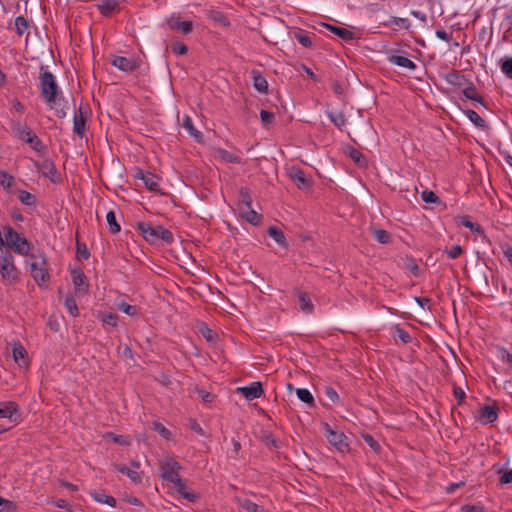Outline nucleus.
I'll return each mask as SVG.
<instances>
[{
	"label": "nucleus",
	"instance_id": "obj_1",
	"mask_svg": "<svg viewBox=\"0 0 512 512\" xmlns=\"http://www.w3.org/2000/svg\"><path fill=\"white\" fill-rule=\"evenodd\" d=\"M138 230L141 232L146 241L156 243L163 240L166 243L173 241L172 233L161 225H152L150 223H139Z\"/></svg>",
	"mask_w": 512,
	"mask_h": 512
},
{
	"label": "nucleus",
	"instance_id": "obj_2",
	"mask_svg": "<svg viewBox=\"0 0 512 512\" xmlns=\"http://www.w3.org/2000/svg\"><path fill=\"white\" fill-rule=\"evenodd\" d=\"M39 82L42 98L52 107V104L56 101L58 92L55 76L49 71H44L40 74Z\"/></svg>",
	"mask_w": 512,
	"mask_h": 512
},
{
	"label": "nucleus",
	"instance_id": "obj_3",
	"mask_svg": "<svg viewBox=\"0 0 512 512\" xmlns=\"http://www.w3.org/2000/svg\"><path fill=\"white\" fill-rule=\"evenodd\" d=\"M182 466L173 457L166 456L159 460V475L167 482H178Z\"/></svg>",
	"mask_w": 512,
	"mask_h": 512
},
{
	"label": "nucleus",
	"instance_id": "obj_4",
	"mask_svg": "<svg viewBox=\"0 0 512 512\" xmlns=\"http://www.w3.org/2000/svg\"><path fill=\"white\" fill-rule=\"evenodd\" d=\"M31 259L33 260L30 263L31 275L35 282L38 285L45 284L49 279L48 267L46 262V257L44 254H31Z\"/></svg>",
	"mask_w": 512,
	"mask_h": 512
},
{
	"label": "nucleus",
	"instance_id": "obj_5",
	"mask_svg": "<svg viewBox=\"0 0 512 512\" xmlns=\"http://www.w3.org/2000/svg\"><path fill=\"white\" fill-rule=\"evenodd\" d=\"M5 237L7 245L13 249L14 252L22 256L29 255L31 247L28 240L22 234L8 227Z\"/></svg>",
	"mask_w": 512,
	"mask_h": 512
},
{
	"label": "nucleus",
	"instance_id": "obj_6",
	"mask_svg": "<svg viewBox=\"0 0 512 512\" xmlns=\"http://www.w3.org/2000/svg\"><path fill=\"white\" fill-rule=\"evenodd\" d=\"M0 273L3 280L9 284H13L18 281L17 268L14 265L12 256L3 257L1 259Z\"/></svg>",
	"mask_w": 512,
	"mask_h": 512
},
{
	"label": "nucleus",
	"instance_id": "obj_7",
	"mask_svg": "<svg viewBox=\"0 0 512 512\" xmlns=\"http://www.w3.org/2000/svg\"><path fill=\"white\" fill-rule=\"evenodd\" d=\"M475 418L482 424L493 423L498 418V407L495 404L484 405L476 411Z\"/></svg>",
	"mask_w": 512,
	"mask_h": 512
},
{
	"label": "nucleus",
	"instance_id": "obj_8",
	"mask_svg": "<svg viewBox=\"0 0 512 512\" xmlns=\"http://www.w3.org/2000/svg\"><path fill=\"white\" fill-rule=\"evenodd\" d=\"M326 438L328 442L333 445L338 451L346 452L348 450V444L346 442V436L341 431L331 429L329 426L326 428Z\"/></svg>",
	"mask_w": 512,
	"mask_h": 512
},
{
	"label": "nucleus",
	"instance_id": "obj_9",
	"mask_svg": "<svg viewBox=\"0 0 512 512\" xmlns=\"http://www.w3.org/2000/svg\"><path fill=\"white\" fill-rule=\"evenodd\" d=\"M72 282L77 295H86L89 291V283L83 271L79 268L71 271Z\"/></svg>",
	"mask_w": 512,
	"mask_h": 512
},
{
	"label": "nucleus",
	"instance_id": "obj_10",
	"mask_svg": "<svg viewBox=\"0 0 512 512\" xmlns=\"http://www.w3.org/2000/svg\"><path fill=\"white\" fill-rule=\"evenodd\" d=\"M19 417L20 412L16 402L6 401L0 403V419H7L12 423L17 422Z\"/></svg>",
	"mask_w": 512,
	"mask_h": 512
},
{
	"label": "nucleus",
	"instance_id": "obj_11",
	"mask_svg": "<svg viewBox=\"0 0 512 512\" xmlns=\"http://www.w3.org/2000/svg\"><path fill=\"white\" fill-rule=\"evenodd\" d=\"M112 65L124 72H133L140 67V63L137 59L123 56H114Z\"/></svg>",
	"mask_w": 512,
	"mask_h": 512
},
{
	"label": "nucleus",
	"instance_id": "obj_12",
	"mask_svg": "<svg viewBox=\"0 0 512 512\" xmlns=\"http://www.w3.org/2000/svg\"><path fill=\"white\" fill-rule=\"evenodd\" d=\"M237 391L241 393L247 400L258 399L264 393L260 382H252L248 386L238 387Z\"/></svg>",
	"mask_w": 512,
	"mask_h": 512
},
{
	"label": "nucleus",
	"instance_id": "obj_13",
	"mask_svg": "<svg viewBox=\"0 0 512 512\" xmlns=\"http://www.w3.org/2000/svg\"><path fill=\"white\" fill-rule=\"evenodd\" d=\"M35 166L44 177L49 178L52 182L58 180L57 169L51 160L45 159L41 162H36Z\"/></svg>",
	"mask_w": 512,
	"mask_h": 512
},
{
	"label": "nucleus",
	"instance_id": "obj_14",
	"mask_svg": "<svg viewBox=\"0 0 512 512\" xmlns=\"http://www.w3.org/2000/svg\"><path fill=\"white\" fill-rule=\"evenodd\" d=\"M12 355L15 363L20 368L26 369L29 366L28 353L20 342H15L13 344Z\"/></svg>",
	"mask_w": 512,
	"mask_h": 512
},
{
	"label": "nucleus",
	"instance_id": "obj_15",
	"mask_svg": "<svg viewBox=\"0 0 512 512\" xmlns=\"http://www.w3.org/2000/svg\"><path fill=\"white\" fill-rule=\"evenodd\" d=\"M136 177L143 180L144 185L150 191L156 192L160 190V179L155 174L150 172L145 173L143 171H138Z\"/></svg>",
	"mask_w": 512,
	"mask_h": 512
},
{
	"label": "nucleus",
	"instance_id": "obj_16",
	"mask_svg": "<svg viewBox=\"0 0 512 512\" xmlns=\"http://www.w3.org/2000/svg\"><path fill=\"white\" fill-rule=\"evenodd\" d=\"M85 126L86 115L83 111V107L80 106L78 111L74 114L73 130L78 136L83 137L85 134Z\"/></svg>",
	"mask_w": 512,
	"mask_h": 512
},
{
	"label": "nucleus",
	"instance_id": "obj_17",
	"mask_svg": "<svg viewBox=\"0 0 512 512\" xmlns=\"http://www.w3.org/2000/svg\"><path fill=\"white\" fill-rule=\"evenodd\" d=\"M291 180L296 184L299 189H306L311 186L310 180L306 177L305 173L300 169H292L290 172Z\"/></svg>",
	"mask_w": 512,
	"mask_h": 512
},
{
	"label": "nucleus",
	"instance_id": "obj_18",
	"mask_svg": "<svg viewBox=\"0 0 512 512\" xmlns=\"http://www.w3.org/2000/svg\"><path fill=\"white\" fill-rule=\"evenodd\" d=\"M96 7L103 16L107 17L118 10L119 3L117 0H100Z\"/></svg>",
	"mask_w": 512,
	"mask_h": 512
},
{
	"label": "nucleus",
	"instance_id": "obj_19",
	"mask_svg": "<svg viewBox=\"0 0 512 512\" xmlns=\"http://www.w3.org/2000/svg\"><path fill=\"white\" fill-rule=\"evenodd\" d=\"M167 25L170 29H177L183 34H189L193 29V23L191 21H180L174 17L167 20Z\"/></svg>",
	"mask_w": 512,
	"mask_h": 512
},
{
	"label": "nucleus",
	"instance_id": "obj_20",
	"mask_svg": "<svg viewBox=\"0 0 512 512\" xmlns=\"http://www.w3.org/2000/svg\"><path fill=\"white\" fill-rule=\"evenodd\" d=\"M445 81L453 86L465 87L467 78L459 71H451L445 75Z\"/></svg>",
	"mask_w": 512,
	"mask_h": 512
},
{
	"label": "nucleus",
	"instance_id": "obj_21",
	"mask_svg": "<svg viewBox=\"0 0 512 512\" xmlns=\"http://www.w3.org/2000/svg\"><path fill=\"white\" fill-rule=\"evenodd\" d=\"M114 468L118 472L125 474L133 483L137 484L142 481L140 473L135 469H130L123 464H114Z\"/></svg>",
	"mask_w": 512,
	"mask_h": 512
},
{
	"label": "nucleus",
	"instance_id": "obj_22",
	"mask_svg": "<svg viewBox=\"0 0 512 512\" xmlns=\"http://www.w3.org/2000/svg\"><path fill=\"white\" fill-rule=\"evenodd\" d=\"M253 87L261 93L268 91V82L266 78L257 70L252 71Z\"/></svg>",
	"mask_w": 512,
	"mask_h": 512
},
{
	"label": "nucleus",
	"instance_id": "obj_23",
	"mask_svg": "<svg viewBox=\"0 0 512 512\" xmlns=\"http://www.w3.org/2000/svg\"><path fill=\"white\" fill-rule=\"evenodd\" d=\"M12 129L16 136L24 142L34 133L26 124L20 122L13 123Z\"/></svg>",
	"mask_w": 512,
	"mask_h": 512
},
{
	"label": "nucleus",
	"instance_id": "obj_24",
	"mask_svg": "<svg viewBox=\"0 0 512 512\" xmlns=\"http://www.w3.org/2000/svg\"><path fill=\"white\" fill-rule=\"evenodd\" d=\"M386 27L396 26L393 29L397 30L398 28H403L409 30L411 28V23L407 18H401L396 16H391L390 19L383 23Z\"/></svg>",
	"mask_w": 512,
	"mask_h": 512
},
{
	"label": "nucleus",
	"instance_id": "obj_25",
	"mask_svg": "<svg viewBox=\"0 0 512 512\" xmlns=\"http://www.w3.org/2000/svg\"><path fill=\"white\" fill-rule=\"evenodd\" d=\"M389 62L408 70H414L416 68V64L412 60L400 55H392L389 57Z\"/></svg>",
	"mask_w": 512,
	"mask_h": 512
},
{
	"label": "nucleus",
	"instance_id": "obj_26",
	"mask_svg": "<svg viewBox=\"0 0 512 512\" xmlns=\"http://www.w3.org/2000/svg\"><path fill=\"white\" fill-rule=\"evenodd\" d=\"M91 496L96 502L107 504L110 507H115L117 504V501L114 497L105 494L103 491H92Z\"/></svg>",
	"mask_w": 512,
	"mask_h": 512
},
{
	"label": "nucleus",
	"instance_id": "obj_27",
	"mask_svg": "<svg viewBox=\"0 0 512 512\" xmlns=\"http://www.w3.org/2000/svg\"><path fill=\"white\" fill-rule=\"evenodd\" d=\"M297 296H298V300H299L300 309L304 313H308V314L312 313L313 309H314V305H313L310 297L308 296V294L305 292H302V291H298Z\"/></svg>",
	"mask_w": 512,
	"mask_h": 512
},
{
	"label": "nucleus",
	"instance_id": "obj_28",
	"mask_svg": "<svg viewBox=\"0 0 512 512\" xmlns=\"http://www.w3.org/2000/svg\"><path fill=\"white\" fill-rule=\"evenodd\" d=\"M324 26L330 30L332 33L340 37L341 39L345 41H350L354 39V34L352 31L342 28V27H336L330 24H324Z\"/></svg>",
	"mask_w": 512,
	"mask_h": 512
},
{
	"label": "nucleus",
	"instance_id": "obj_29",
	"mask_svg": "<svg viewBox=\"0 0 512 512\" xmlns=\"http://www.w3.org/2000/svg\"><path fill=\"white\" fill-rule=\"evenodd\" d=\"M252 205V199L250 191L246 187H242L239 191V206L241 213H244V209H250Z\"/></svg>",
	"mask_w": 512,
	"mask_h": 512
},
{
	"label": "nucleus",
	"instance_id": "obj_30",
	"mask_svg": "<svg viewBox=\"0 0 512 512\" xmlns=\"http://www.w3.org/2000/svg\"><path fill=\"white\" fill-rule=\"evenodd\" d=\"M327 115L331 122L340 130H342L347 123L345 115L341 111H327Z\"/></svg>",
	"mask_w": 512,
	"mask_h": 512
},
{
	"label": "nucleus",
	"instance_id": "obj_31",
	"mask_svg": "<svg viewBox=\"0 0 512 512\" xmlns=\"http://www.w3.org/2000/svg\"><path fill=\"white\" fill-rule=\"evenodd\" d=\"M463 95L471 101L478 102L481 105H484L483 97L476 91V88L474 87L473 84L464 87Z\"/></svg>",
	"mask_w": 512,
	"mask_h": 512
},
{
	"label": "nucleus",
	"instance_id": "obj_32",
	"mask_svg": "<svg viewBox=\"0 0 512 512\" xmlns=\"http://www.w3.org/2000/svg\"><path fill=\"white\" fill-rule=\"evenodd\" d=\"M215 157L226 163H240L241 158L238 155L232 154L224 149H218L215 152Z\"/></svg>",
	"mask_w": 512,
	"mask_h": 512
},
{
	"label": "nucleus",
	"instance_id": "obj_33",
	"mask_svg": "<svg viewBox=\"0 0 512 512\" xmlns=\"http://www.w3.org/2000/svg\"><path fill=\"white\" fill-rule=\"evenodd\" d=\"M464 114L476 127L481 129H485L487 127L486 121L474 110L467 109L464 111Z\"/></svg>",
	"mask_w": 512,
	"mask_h": 512
},
{
	"label": "nucleus",
	"instance_id": "obj_34",
	"mask_svg": "<svg viewBox=\"0 0 512 512\" xmlns=\"http://www.w3.org/2000/svg\"><path fill=\"white\" fill-rule=\"evenodd\" d=\"M183 127L188 131L191 137L195 138L199 142L202 140V133L195 128L190 116L184 117Z\"/></svg>",
	"mask_w": 512,
	"mask_h": 512
},
{
	"label": "nucleus",
	"instance_id": "obj_35",
	"mask_svg": "<svg viewBox=\"0 0 512 512\" xmlns=\"http://www.w3.org/2000/svg\"><path fill=\"white\" fill-rule=\"evenodd\" d=\"M28 21L23 16H18L14 20V30L19 36H23L28 30Z\"/></svg>",
	"mask_w": 512,
	"mask_h": 512
},
{
	"label": "nucleus",
	"instance_id": "obj_36",
	"mask_svg": "<svg viewBox=\"0 0 512 512\" xmlns=\"http://www.w3.org/2000/svg\"><path fill=\"white\" fill-rule=\"evenodd\" d=\"M30 147L38 153H43L45 151V145L40 140V138L33 133L27 140L25 141Z\"/></svg>",
	"mask_w": 512,
	"mask_h": 512
},
{
	"label": "nucleus",
	"instance_id": "obj_37",
	"mask_svg": "<svg viewBox=\"0 0 512 512\" xmlns=\"http://www.w3.org/2000/svg\"><path fill=\"white\" fill-rule=\"evenodd\" d=\"M64 305L71 316L77 317L79 315V309L73 295L65 297Z\"/></svg>",
	"mask_w": 512,
	"mask_h": 512
},
{
	"label": "nucleus",
	"instance_id": "obj_38",
	"mask_svg": "<svg viewBox=\"0 0 512 512\" xmlns=\"http://www.w3.org/2000/svg\"><path fill=\"white\" fill-rule=\"evenodd\" d=\"M374 238L381 244H387L391 241V235L384 229L374 228L372 229Z\"/></svg>",
	"mask_w": 512,
	"mask_h": 512
},
{
	"label": "nucleus",
	"instance_id": "obj_39",
	"mask_svg": "<svg viewBox=\"0 0 512 512\" xmlns=\"http://www.w3.org/2000/svg\"><path fill=\"white\" fill-rule=\"evenodd\" d=\"M267 232L268 235L271 238H273L278 244H280L281 246H286L285 235L280 229L272 226L268 229Z\"/></svg>",
	"mask_w": 512,
	"mask_h": 512
},
{
	"label": "nucleus",
	"instance_id": "obj_40",
	"mask_svg": "<svg viewBox=\"0 0 512 512\" xmlns=\"http://www.w3.org/2000/svg\"><path fill=\"white\" fill-rule=\"evenodd\" d=\"M106 221L109 225V231L113 234L118 233L121 230L120 225L116 221V215L114 211H109L106 215Z\"/></svg>",
	"mask_w": 512,
	"mask_h": 512
},
{
	"label": "nucleus",
	"instance_id": "obj_41",
	"mask_svg": "<svg viewBox=\"0 0 512 512\" xmlns=\"http://www.w3.org/2000/svg\"><path fill=\"white\" fill-rule=\"evenodd\" d=\"M14 182L15 179L11 174L4 170L0 171V184L4 189L9 190L13 186Z\"/></svg>",
	"mask_w": 512,
	"mask_h": 512
},
{
	"label": "nucleus",
	"instance_id": "obj_42",
	"mask_svg": "<svg viewBox=\"0 0 512 512\" xmlns=\"http://www.w3.org/2000/svg\"><path fill=\"white\" fill-rule=\"evenodd\" d=\"M297 397L304 403L313 405L314 397L311 392L306 388H298L296 390Z\"/></svg>",
	"mask_w": 512,
	"mask_h": 512
},
{
	"label": "nucleus",
	"instance_id": "obj_43",
	"mask_svg": "<svg viewBox=\"0 0 512 512\" xmlns=\"http://www.w3.org/2000/svg\"><path fill=\"white\" fill-rule=\"evenodd\" d=\"M19 200L23 205L26 206H35L36 205V197L28 191L21 190L19 191Z\"/></svg>",
	"mask_w": 512,
	"mask_h": 512
},
{
	"label": "nucleus",
	"instance_id": "obj_44",
	"mask_svg": "<svg viewBox=\"0 0 512 512\" xmlns=\"http://www.w3.org/2000/svg\"><path fill=\"white\" fill-rule=\"evenodd\" d=\"M242 215L249 223L254 225H257L262 219L261 215L255 212L252 207H250V209H244Z\"/></svg>",
	"mask_w": 512,
	"mask_h": 512
},
{
	"label": "nucleus",
	"instance_id": "obj_45",
	"mask_svg": "<svg viewBox=\"0 0 512 512\" xmlns=\"http://www.w3.org/2000/svg\"><path fill=\"white\" fill-rule=\"evenodd\" d=\"M349 156L358 166H366V158L358 150L351 148L349 151Z\"/></svg>",
	"mask_w": 512,
	"mask_h": 512
},
{
	"label": "nucleus",
	"instance_id": "obj_46",
	"mask_svg": "<svg viewBox=\"0 0 512 512\" xmlns=\"http://www.w3.org/2000/svg\"><path fill=\"white\" fill-rule=\"evenodd\" d=\"M100 319L104 325L116 327L118 324V316L113 313H102Z\"/></svg>",
	"mask_w": 512,
	"mask_h": 512
},
{
	"label": "nucleus",
	"instance_id": "obj_47",
	"mask_svg": "<svg viewBox=\"0 0 512 512\" xmlns=\"http://www.w3.org/2000/svg\"><path fill=\"white\" fill-rule=\"evenodd\" d=\"M240 506L245 509L247 512H262L263 509L258 504L252 502L251 500L244 499L240 501Z\"/></svg>",
	"mask_w": 512,
	"mask_h": 512
},
{
	"label": "nucleus",
	"instance_id": "obj_48",
	"mask_svg": "<svg viewBox=\"0 0 512 512\" xmlns=\"http://www.w3.org/2000/svg\"><path fill=\"white\" fill-rule=\"evenodd\" d=\"M153 430L159 433L164 439L170 440L172 437L171 432L160 422H153Z\"/></svg>",
	"mask_w": 512,
	"mask_h": 512
},
{
	"label": "nucleus",
	"instance_id": "obj_49",
	"mask_svg": "<svg viewBox=\"0 0 512 512\" xmlns=\"http://www.w3.org/2000/svg\"><path fill=\"white\" fill-rule=\"evenodd\" d=\"M421 199L428 204H436L440 202L439 197L430 190H424L421 193Z\"/></svg>",
	"mask_w": 512,
	"mask_h": 512
},
{
	"label": "nucleus",
	"instance_id": "obj_50",
	"mask_svg": "<svg viewBox=\"0 0 512 512\" xmlns=\"http://www.w3.org/2000/svg\"><path fill=\"white\" fill-rule=\"evenodd\" d=\"M118 308L120 311H122L123 313H125L129 316H136L139 313V309L137 308V306L130 305L126 302H121L118 305Z\"/></svg>",
	"mask_w": 512,
	"mask_h": 512
},
{
	"label": "nucleus",
	"instance_id": "obj_51",
	"mask_svg": "<svg viewBox=\"0 0 512 512\" xmlns=\"http://www.w3.org/2000/svg\"><path fill=\"white\" fill-rule=\"evenodd\" d=\"M393 329L395 332V336H397L402 343L407 344L411 342V336L407 331H405L398 325H396Z\"/></svg>",
	"mask_w": 512,
	"mask_h": 512
},
{
	"label": "nucleus",
	"instance_id": "obj_52",
	"mask_svg": "<svg viewBox=\"0 0 512 512\" xmlns=\"http://www.w3.org/2000/svg\"><path fill=\"white\" fill-rule=\"evenodd\" d=\"M324 393L332 404H337L339 402V395L334 388L329 386L325 387Z\"/></svg>",
	"mask_w": 512,
	"mask_h": 512
},
{
	"label": "nucleus",
	"instance_id": "obj_53",
	"mask_svg": "<svg viewBox=\"0 0 512 512\" xmlns=\"http://www.w3.org/2000/svg\"><path fill=\"white\" fill-rule=\"evenodd\" d=\"M460 223L461 225H463L466 228H469L473 232H479L481 230L480 226L470 221L469 217L467 216L462 217Z\"/></svg>",
	"mask_w": 512,
	"mask_h": 512
},
{
	"label": "nucleus",
	"instance_id": "obj_54",
	"mask_svg": "<svg viewBox=\"0 0 512 512\" xmlns=\"http://www.w3.org/2000/svg\"><path fill=\"white\" fill-rule=\"evenodd\" d=\"M501 70L508 78L512 79V57L503 61Z\"/></svg>",
	"mask_w": 512,
	"mask_h": 512
},
{
	"label": "nucleus",
	"instance_id": "obj_55",
	"mask_svg": "<svg viewBox=\"0 0 512 512\" xmlns=\"http://www.w3.org/2000/svg\"><path fill=\"white\" fill-rule=\"evenodd\" d=\"M172 51L179 55H185L188 52V48L182 42H175L172 44Z\"/></svg>",
	"mask_w": 512,
	"mask_h": 512
},
{
	"label": "nucleus",
	"instance_id": "obj_56",
	"mask_svg": "<svg viewBox=\"0 0 512 512\" xmlns=\"http://www.w3.org/2000/svg\"><path fill=\"white\" fill-rule=\"evenodd\" d=\"M260 118L264 125H269L274 120V114L266 110H261Z\"/></svg>",
	"mask_w": 512,
	"mask_h": 512
},
{
	"label": "nucleus",
	"instance_id": "obj_57",
	"mask_svg": "<svg viewBox=\"0 0 512 512\" xmlns=\"http://www.w3.org/2000/svg\"><path fill=\"white\" fill-rule=\"evenodd\" d=\"M453 394L459 405L464 402L466 394L462 388L455 386L453 388Z\"/></svg>",
	"mask_w": 512,
	"mask_h": 512
},
{
	"label": "nucleus",
	"instance_id": "obj_58",
	"mask_svg": "<svg viewBox=\"0 0 512 512\" xmlns=\"http://www.w3.org/2000/svg\"><path fill=\"white\" fill-rule=\"evenodd\" d=\"M499 354L501 360L512 367V354L504 348L499 350Z\"/></svg>",
	"mask_w": 512,
	"mask_h": 512
},
{
	"label": "nucleus",
	"instance_id": "obj_59",
	"mask_svg": "<svg viewBox=\"0 0 512 512\" xmlns=\"http://www.w3.org/2000/svg\"><path fill=\"white\" fill-rule=\"evenodd\" d=\"M365 443L369 445L374 451H378L380 448L379 443L369 434L364 435L363 437Z\"/></svg>",
	"mask_w": 512,
	"mask_h": 512
},
{
	"label": "nucleus",
	"instance_id": "obj_60",
	"mask_svg": "<svg viewBox=\"0 0 512 512\" xmlns=\"http://www.w3.org/2000/svg\"><path fill=\"white\" fill-rule=\"evenodd\" d=\"M512 482V469L505 471L499 478L501 485H506Z\"/></svg>",
	"mask_w": 512,
	"mask_h": 512
},
{
	"label": "nucleus",
	"instance_id": "obj_61",
	"mask_svg": "<svg viewBox=\"0 0 512 512\" xmlns=\"http://www.w3.org/2000/svg\"><path fill=\"white\" fill-rule=\"evenodd\" d=\"M462 253V248L460 245L453 246L450 250L447 251V254L449 258L456 259L458 258Z\"/></svg>",
	"mask_w": 512,
	"mask_h": 512
},
{
	"label": "nucleus",
	"instance_id": "obj_62",
	"mask_svg": "<svg viewBox=\"0 0 512 512\" xmlns=\"http://www.w3.org/2000/svg\"><path fill=\"white\" fill-rule=\"evenodd\" d=\"M77 253L83 258V259H88L90 254L87 250V247L85 244H81L79 242H77Z\"/></svg>",
	"mask_w": 512,
	"mask_h": 512
},
{
	"label": "nucleus",
	"instance_id": "obj_63",
	"mask_svg": "<svg viewBox=\"0 0 512 512\" xmlns=\"http://www.w3.org/2000/svg\"><path fill=\"white\" fill-rule=\"evenodd\" d=\"M171 483L175 486V488H176L177 492H178L182 497H183V496H184V494H186V492L188 491V490H187V488H186V486H185V484L182 482L181 477L179 478V481H178V482H171Z\"/></svg>",
	"mask_w": 512,
	"mask_h": 512
},
{
	"label": "nucleus",
	"instance_id": "obj_64",
	"mask_svg": "<svg viewBox=\"0 0 512 512\" xmlns=\"http://www.w3.org/2000/svg\"><path fill=\"white\" fill-rule=\"evenodd\" d=\"M461 510L463 512H484V509L482 506H476V505H464L461 507Z\"/></svg>",
	"mask_w": 512,
	"mask_h": 512
}]
</instances>
